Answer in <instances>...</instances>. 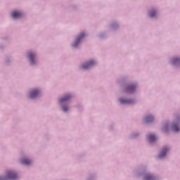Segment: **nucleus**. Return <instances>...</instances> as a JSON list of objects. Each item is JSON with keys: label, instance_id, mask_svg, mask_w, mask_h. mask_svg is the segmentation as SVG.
Returning <instances> with one entry per match:
<instances>
[{"label": "nucleus", "instance_id": "423d86ee", "mask_svg": "<svg viewBox=\"0 0 180 180\" xmlns=\"http://www.w3.org/2000/svg\"><path fill=\"white\" fill-rule=\"evenodd\" d=\"M39 94L40 91L37 89H35L31 91L30 96L32 99H33V98H36V96H37V95H39Z\"/></svg>", "mask_w": 180, "mask_h": 180}, {"label": "nucleus", "instance_id": "0eeeda50", "mask_svg": "<svg viewBox=\"0 0 180 180\" xmlns=\"http://www.w3.org/2000/svg\"><path fill=\"white\" fill-rule=\"evenodd\" d=\"M70 99H71V95H67L59 100V103H64V102H67Z\"/></svg>", "mask_w": 180, "mask_h": 180}, {"label": "nucleus", "instance_id": "39448f33", "mask_svg": "<svg viewBox=\"0 0 180 180\" xmlns=\"http://www.w3.org/2000/svg\"><path fill=\"white\" fill-rule=\"evenodd\" d=\"M167 151H168V148L164 147L161 153L159 154V158H164V157L167 155Z\"/></svg>", "mask_w": 180, "mask_h": 180}, {"label": "nucleus", "instance_id": "f8f14e48", "mask_svg": "<svg viewBox=\"0 0 180 180\" xmlns=\"http://www.w3.org/2000/svg\"><path fill=\"white\" fill-rule=\"evenodd\" d=\"M148 140L150 143H153V141H155L156 137L155 135L153 134H149L148 135Z\"/></svg>", "mask_w": 180, "mask_h": 180}, {"label": "nucleus", "instance_id": "f03ea898", "mask_svg": "<svg viewBox=\"0 0 180 180\" xmlns=\"http://www.w3.org/2000/svg\"><path fill=\"white\" fill-rule=\"evenodd\" d=\"M84 37H85V34L83 32V33L80 34V35L77 37V39H76V41L72 45V46L77 47L78 44H79V43L81 42V40H82V39H84Z\"/></svg>", "mask_w": 180, "mask_h": 180}, {"label": "nucleus", "instance_id": "2eb2a0df", "mask_svg": "<svg viewBox=\"0 0 180 180\" xmlns=\"http://www.w3.org/2000/svg\"><path fill=\"white\" fill-rule=\"evenodd\" d=\"M172 129L174 130V131H179V127H178V124H173Z\"/></svg>", "mask_w": 180, "mask_h": 180}, {"label": "nucleus", "instance_id": "7ed1b4c3", "mask_svg": "<svg viewBox=\"0 0 180 180\" xmlns=\"http://www.w3.org/2000/svg\"><path fill=\"white\" fill-rule=\"evenodd\" d=\"M94 64H95V61L90 60L89 63H86V64L83 65L82 66V68H83V70H88V68H89L90 67H92Z\"/></svg>", "mask_w": 180, "mask_h": 180}, {"label": "nucleus", "instance_id": "9d476101", "mask_svg": "<svg viewBox=\"0 0 180 180\" xmlns=\"http://www.w3.org/2000/svg\"><path fill=\"white\" fill-rule=\"evenodd\" d=\"M21 163L24 164V165H29L32 164V160L25 158L21 160Z\"/></svg>", "mask_w": 180, "mask_h": 180}, {"label": "nucleus", "instance_id": "4468645a", "mask_svg": "<svg viewBox=\"0 0 180 180\" xmlns=\"http://www.w3.org/2000/svg\"><path fill=\"white\" fill-rule=\"evenodd\" d=\"M172 64L175 65V64H180V58H174L172 60Z\"/></svg>", "mask_w": 180, "mask_h": 180}, {"label": "nucleus", "instance_id": "1a4fd4ad", "mask_svg": "<svg viewBox=\"0 0 180 180\" xmlns=\"http://www.w3.org/2000/svg\"><path fill=\"white\" fill-rule=\"evenodd\" d=\"M120 103H128V104L134 103V101L133 100H124L123 98H120Z\"/></svg>", "mask_w": 180, "mask_h": 180}, {"label": "nucleus", "instance_id": "ddd939ff", "mask_svg": "<svg viewBox=\"0 0 180 180\" xmlns=\"http://www.w3.org/2000/svg\"><path fill=\"white\" fill-rule=\"evenodd\" d=\"M136 89V86H128L127 91V92H134V90Z\"/></svg>", "mask_w": 180, "mask_h": 180}, {"label": "nucleus", "instance_id": "dca6fc26", "mask_svg": "<svg viewBox=\"0 0 180 180\" xmlns=\"http://www.w3.org/2000/svg\"><path fill=\"white\" fill-rule=\"evenodd\" d=\"M154 179H155L154 176H153L151 175H147L145 177V180H154Z\"/></svg>", "mask_w": 180, "mask_h": 180}, {"label": "nucleus", "instance_id": "f3484780", "mask_svg": "<svg viewBox=\"0 0 180 180\" xmlns=\"http://www.w3.org/2000/svg\"><path fill=\"white\" fill-rule=\"evenodd\" d=\"M149 15L150 18H154V16H155V11H150Z\"/></svg>", "mask_w": 180, "mask_h": 180}, {"label": "nucleus", "instance_id": "20e7f679", "mask_svg": "<svg viewBox=\"0 0 180 180\" xmlns=\"http://www.w3.org/2000/svg\"><path fill=\"white\" fill-rule=\"evenodd\" d=\"M22 16H23V14L20 12L18 11H13L12 13V17L14 19H19V18H22Z\"/></svg>", "mask_w": 180, "mask_h": 180}, {"label": "nucleus", "instance_id": "f257e3e1", "mask_svg": "<svg viewBox=\"0 0 180 180\" xmlns=\"http://www.w3.org/2000/svg\"><path fill=\"white\" fill-rule=\"evenodd\" d=\"M18 174L12 171L7 172L6 177H0V180L16 179Z\"/></svg>", "mask_w": 180, "mask_h": 180}, {"label": "nucleus", "instance_id": "6e6552de", "mask_svg": "<svg viewBox=\"0 0 180 180\" xmlns=\"http://www.w3.org/2000/svg\"><path fill=\"white\" fill-rule=\"evenodd\" d=\"M35 56H36V55H34V53H30L28 55V57L31 61L32 65L34 64V57Z\"/></svg>", "mask_w": 180, "mask_h": 180}, {"label": "nucleus", "instance_id": "a211bd4d", "mask_svg": "<svg viewBox=\"0 0 180 180\" xmlns=\"http://www.w3.org/2000/svg\"><path fill=\"white\" fill-rule=\"evenodd\" d=\"M63 109L64 112H67L68 110V108L67 106H63Z\"/></svg>", "mask_w": 180, "mask_h": 180}, {"label": "nucleus", "instance_id": "9b49d317", "mask_svg": "<svg viewBox=\"0 0 180 180\" xmlns=\"http://www.w3.org/2000/svg\"><path fill=\"white\" fill-rule=\"evenodd\" d=\"M153 120H154V117H153L151 115H148V117H146L145 118V122L146 123H151V122H153Z\"/></svg>", "mask_w": 180, "mask_h": 180}]
</instances>
